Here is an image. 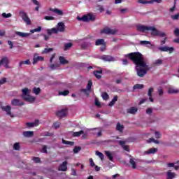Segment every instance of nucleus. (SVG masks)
Segmentation results:
<instances>
[{
	"label": "nucleus",
	"mask_w": 179,
	"mask_h": 179,
	"mask_svg": "<svg viewBox=\"0 0 179 179\" xmlns=\"http://www.w3.org/2000/svg\"><path fill=\"white\" fill-rule=\"evenodd\" d=\"M16 36H19V37H22V38H24L26 37H29V36L31 34L30 33H24V32H20V31H15Z\"/></svg>",
	"instance_id": "17"
},
{
	"label": "nucleus",
	"mask_w": 179,
	"mask_h": 179,
	"mask_svg": "<svg viewBox=\"0 0 179 179\" xmlns=\"http://www.w3.org/2000/svg\"><path fill=\"white\" fill-rule=\"evenodd\" d=\"M138 31L145 33V31H151V36H158L159 37H166V33L159 31L155 27L137 25Z\"/></svg>",
	"instance_id": "2"
},
{
	"label": "nucleus",
	"mask_w": 179,
	"mask_h": 179,
	"mask_svg": "<svg viewBox=\"0 0 179 179\" xmlns=\"http://www.w3.org/2000/svg\"><path fill=\"white\" fill-rule=\"evenodd\" d=\"M64 31H65V24L62 22H59L56 27L47 29V33L49 36L58 34V33H64Z\"/></svg>",
	"instance_id": "3"
},
{
	"label": "nucleus",
	"mask_w": 179,
	"mask_h": 179,
	"mask_svg": "<svg viewBox=\"0 0 179 179\" xmlns=\"http://www.w3.org/2000/svg\"><path fill=\"white\" fill-rule=\"evenodd\" d=\"M101 33H104L105 34H116L117 29L106 27L101 30Z\"/></svg>",
	"instance_id": "8"
},
{
	"label": "nucleus",
	"mask_w": 179,
	"mask_h": 179,
	"mask_svg": "<svg viewBox=\"0 0 179 179\" xmlns=\"http://www.w3.org/2000/svg\"><path fill=\"white\" fill-rule=\"evenodd\" d=\"M93 85V83H92V80H89L87 85V89H83V92L85 93L87 96H89V94L90 93V90L92 89V86Z\"/></svg>",
	"instance_id": "10"
},
{
	"label": "nucleus",
	"mask_w": 179,
	"mask_h": 179,
	"mask_svg": "<svg viewBox=\"0 0 179 179\" xmlns=\"http://www.w3.org/2000/svg\"><path fill=\"white\" fill-rule=\"evenodd\" d=\"M166 177L167 179L176 178V177H177V174H176L174 172H172L171 170H169L166 172Z\"/></svg>",
	"instance_id": "18"
},
{
	"label": "nucleus",
	"mask_w": 179,
	"mask_h": 179,
	"mask_svg": "<svg viewBox=\"0 0 179 179\" xmlns=\"http://www.w3.org/2000/svg\"><path fill=\"white\" fill-rule=\"evenodd\" d=\"M80 147H76L73 149V152L74 153H79V152L80 151Z\"/></svg>",
	"instance_id": "57"
},
{
	"label": "nucleus",
	"mask_w": 179,
	"mask_h": 179,
	"mask_svg": "<svg viewBox=\"0 0 179 179\" xmlns=\"http://www.w3.org/2000/svg\"><path fill=\"white\" fill-rule=\"evenodd\" d=\"M39 122L38 120H35L34 122L26 123L27 127L29 128H33V127H38Z\"/></svg>",
	"instance_id": "20"
},
{
	"label": "nucleus",
	"mask_w": 179,
	"mask_h": 179,
	"mask_svg": "<svg viewBox=\"0 0 179 179\" xmlns=\"http://www.w3.org/2000/svg\"><path fill=\"white\" fill-rule=\"evenodd\" d=\"M106 42L104 41L103 39H98L95 42V45H103Z\"/></svg>",
	"instance_id": "31"
},
{
	"label": "nucleus",
	"mask_w": 179,
	"mask_h": 179,
	"mask_svg": "<svg viewBox=\"0 0 179 179\" xmlns=\"http://www.w3.org/2000/svg\"><path fill=\"white\" fill-rule=\"evenodd\" d=\"M23 135L25 138H31L34 135V132L33 131H24Z\"/></svg>",
	"instance_id": "25"
},
{
	"label": "nucleus",
	"mask_w": 179,
	"mask_h": 179,
	"mask_svg": "<svg viewBox=\"0 0 179 179\" xmlns=\"http://www.w3.org/2000/svg\"><path fill=\"white\" fill-rule=\"evenodd\" d=\"M11 104L12 106H23L24 103L20 101V99H13L11 101Z\"/></svg>",
	"instance_id": "14"
},
{
	"label": "nucleus",
	"mask_w": 179,
	"mask_h": 179,
	"mask_svg": "<svg viewBox=\"0 0 179 179\" xmlns=\"http://www.w3.org/2000/svg\"><path fill=\"white\" fill-rule=\"evenodd\" d=\"M62 143H64V145H70L71 146L73 145V142L72 141H65V140H62Z\"/></svg>",
	"instance_id": "49"
},
{
	"label": "nucleus",
	"mask_w": 179,
	"mask_h": 179,
	"mask_svg": "<svg viewBox=\"0 0 179 179\" xmlns=\"http://www.w3.org/2000/svg\"><path fill=\"white\" fill-rule=\"evenodd\" d=\"M41 92V90L40 88H37V87H34L33 89V93H34V94H39L40 92Z\"/></svg>",
	"instance_id": "41"
},
{
	"label": "nucleus",
	"mask_w": 179,
	"mask_h": 179,
	"mask_svg": "<svg viewBox=\"0 0 179 179\" xmlns=\"http://www.w3.org/2000/svg\"><path fill=\"white\" fill-rule=\"evenodd\" d=\"M1 16L4 17V19H8V17H12V14L10 13H3L1 14Z\"/></svg>",
	"instance_id": "39"
},
{
	"label": "nucleus",
	"mask_w": 179,
	"mask_h": 179,
	"mask_svg": "<svg viewBox=\"0 0 179 179\" xmlns=\"http://www.w3.org/2000/svg\"><path fill=\"white\" fill-rule=\"evenodd\" d=\"M157 153V148H152L144 152V155H155Z\"/></svg>",
	"instance_id": "16"
},
{
	"label": "nucleus",
	"mask_w": 179,
	"mask_h": 179,
	"mask_svg": "<svg viewBox=\"0 0 179 179\" xmlns=\"http://www.w3.org/2000/svg\"><path fill=\"white\" fill-rule=\"evenodd\" d=\"M140 44H141V45H147V44H150V42L148 41H141Z\"/></svg>",
	"instance_id": "54"
},
{
	"label": "nucleus",
	"mask_w": 179,
	"mask_h": 179,
	"mask_svg": "<svg viewBox=\"0 0 179 179\" xmlns=\"http://www.w3.org/2000/svg\"><path fill=\"white\" fill-rule=\"evenodd\" d=\"M163 64V61L162 59H157L154 62V65H162Z\"/></svg>",
	"instance_id": "50"
},
{
	"label": "nucleus",
	"mask_w": 179,
	"mask_h": 179,
	"mask_svg": "<svg viewBox=\"0 0 179 179\" xmlns=\"http://www.w3.org/2000/svg\"><path fill=\"white\" fill-rule=\"evenodd\" d=\"M71 47H72L71 43H66L64 45V50L66 51V50H69V48H71Z\"/></svg>",
	"instance_id": "48"
},
{
	"label": "nucleus",
	"mask_w": 179,
	"mask_h": 179,
	"mask_svg": "<svg viewBox=\"0 0 179 179\" xmlns=\"http://www.w3.org/2000/svg\"><path fill=\"white\" fill-rule=\"evenodd\" d=\"M95 155L96 156H99L101 160H104V155H103V153H101V152L96 151Z\"/></svg>",
	"instance_id": "35"
},
{
	"label": "nucleus",
	"mask_w": 179,
	"mask_h": 179,
	"mask_svg": "<svg viewBox=\"0 0 179 179\" xmlns=\"http://www.w3.org/2000/svg\"><path fill=\"white\" fill-rule=\"evenodd\" d=\"M42 153H47V146L44 145L41 150Z\"/></svg>",
	"instance_id": "61"
},
{
	"label": "nucleus",
	"mask_w": 179,
	"mask_h": 179,
	"mask_svg": "<svg viewBox=\"0 0 179 179\" xmlns=\"http://www.w3.org/2000/svg\"><path fill=\"white\" fill-rule=\"evenodd\" d=\"M101 73H103L102 71H96L94 72V75L97 79H100L101 78Z\"/></svg>",
	"instance_id": "29"
},
{
	"label": "nucleus",
	"mask_w": 179,
	"mask_h": 179,
	"mask_svg": "<svg viewBox=\"0 0 179 179\" xmlns=\"http://www.w3.org/2000/svg\"><path fill=\"white\" fill-rule=\"evenodd\" d=\"M134 90H136V89H143V85L142 84H136L133 87Z\"/></svg>",
	"instance_id": "38"
},
{
	"label": "nucleus",
	"mask_w": 179,
	"mask_h": 179,
	"mask_svg": "<svg viewBox=\"0 0 179 179\" xmlns=\"http://www.w3.org/2000/svg\"><path fill=\"white\" fill-rule=\"evenodd\" d=\"M90 164L91 166V167H94L96 166V164H94V162H93V159H90Z\"/></svg>",
	"instance_id": "58"
},
{
	"label": "nucleus",
	"mask_w": 179,
	"mask_h": 179,
	"mask_svg": "<svg viewBox=\"0 0 179 179\" xmlns=\"http://www.w3.org/2000/svg\"><path fill=\"white\" fill-rule=\"evenodd\" d=\"M105 155L106 156H107L108 159H109L110 162H113V160L114 159V155L113 152L110 151H105Z\"/></svg>",
	"instance_id": "24"
},
{
	"label": "nucleus",
	"mask_w": 179,
	"mask_h": 179,
	"mask_svg": "<svg viewBox=\"0 0 179 179\" xmlns=\"http://www.w3.org/2000/svg\"><path fill=\"white\" fill-rule=\"evenodd\" d=\"M40 31H41V27H38V28L30 30V33H32V34L36 32H40Z\"/></svg>",
	"instance_id": "43"
},
{
	"label": "nucleus",
	"mask_w": 179,
	"mask_h": 179,
	"mask_svg": "<svg viewBox=\"0 0 179 179\" xmlns=\"http://www.w3.org/2000/svg\"><path fill=\"white\" fill-rule=\"evenodd\" d=\"M152 108H148L146 110V113L147 114H152Z\"/></svg>",
	"instance_id": "62"
},
{
	"label": "nucleus",
	"mask_w": 179,
	"mask_h": 179,
	"mask_svg": "<svg viewBox=\"0 0 179 179\" xmlns=\"http://www.w3.org/2000/svg\"><path fill=\"white\" fill-rule=\"evenodd\" d=\"M54 51L53 48H45L43 51V54H48V52H51Z\"/></svg>",
	"instance_id": "42"
},
{
	"label": "nucleus",
	"mask_w": 179,
	"mask_h": 179,
	"mask_svg": "<svg viewBox=\"0 0 179 179\" xmlns=\"http://www.w3.org/2000/svg\"><path fill=\"white\" fill-rule=\"evenodd\" d=\"M168 93L169 94H178V93H179V90L173 87H170L168 89Z\"/></svg>",
	"instance_id": "19"
},
{
	"label": "nucleus",
	"mask_w": 179,
	"mask_h": 179,
	"mask_svg": "<svg viewBox=\"0 0 179 179\" xmlns=\"http://www.w3.org/2000/svg\"><path fill=\"white\" fill-rule=\"evenodd\" d=\"M4 66L6 69H10V67L9 66V59L6 57H3L0 60V66Z\"/></svg>",
	"instance_id": "7"
},
{
	"label": "nucleus",
	"mask_w": 179,
	"mask_h": 179,
	"mask_svg": "<svg viewBox=\"0 0 179 179\" xmlns=\"http://www.w3.org/2000/svg\"><path fill=\"white\" fill-rule=\"evenodd\" d=\"M152 142H153L154 143H156L157 145H159V142L155 139V138H150L148 141V143H152Z\"/></svg>",
	"instance_id": "44"
},
{
	"label": "nucleus",
	"mask_w": 179,
	"mask_h": 179,
	"mask_svg": "<svg viewBox=\"0 0 179 179\" xmlns=\"http://www.w3.org/2000/svg\"><path fill=\"white\" fill-rule=\"evenodd\" d=\"M116 129L117 131H119L120 132H122V131L124 130V125L117 123V126H116Z\"/></svg>",
	"instance_id": "33"
},
{
	"label": "nucleus",
	"mask_w": 179,
	"mask_h": 179,
	"mask_svg": "<svg viewBox=\"0 0 179 179\" xmlns=\"http://www.w3.org/2000/svg\"><path fill=\"white\" fill-rule=\"evenodd\" d=\"M32 160H34L35 163H40V158L38 157H34Z\"/></svg>",
	"instance_id": "60"
},
{
	"label": "nucleus",
	"mask_w": 179,
	"mask_h": 179,
	"mask_svg": "<svg viewBox=\"0 0 179 179\" xmlns=\"http://www.w3.org/2000/svg\"><path fill=\"white\" fill-rule=\"evenodd\" d=\"M22 99L25 100V101H29V103H34L36 101V98L33 96L29 95L31 90L24 88L22 90Z\"/></svg>",
	"instance_id": "4"
},
{
	"label": "nucleus",
	"mask_w": 179,
	"mask_h": 179,
	"mask_svg": "<svg viewBox=\"0 0 179 179\" xmlns=\"http://www.w3.org/2000/svg\"><path fill=\"white\" fill-rule=\"evenodd\" d=\"M173 34H175V36L176 37H178V36H179V29L178 28L175 29V30L173 31Z\"/></svg>",
	"instance_id": "55"
},
{
	"label": "nucleus",
	"mask_w": 179,
	"mask_h": 179,
	"mask_svg": "<svg viewBox=\"0 0 179 179\" xmlns=\"http://www.w3.org/2000/svg\"><path fill=\"white\" fill-rule=\"evenodd\" d=\"M67 164L68 162L64 161L62 164L59 165L58 168L59 171H66V170H68Z\"/></svg>",
	"instance_id": "13"
},
{
	"label": "nucleus",
	"mask_w": 179,
	"mask_h": 179,
	"mask_svg": "<svg viewBox=\"0 0 179 179\" xmlns=\"http://www.w3.org/2000/svg\"><path fill=\"white\" fill-rule=\"evenodd\" d=\"M14 150H19L20 149V144L19 143H15L13 145Z\"/></svg>",
	"instance_id": "45"
},
{
	"label": "nucleus",
	"mask_w": 179,
	"mask_h": 179,
	"mask_svg": "<svg viewBox=\"0 0 179 179\" xmlns=\"http://www.w3.org/2000/svg\"><path fill=\"white\" fill-rule=\"evenodd\" d=\"M60 125L61 124H59V122H55L53 124V128H56V129L59 128Z\"/></svg>",
	"instance_id": "59"
},
{
	"label": "nucleus",
	"mask_w": 179,
	"mask_h": 179,
	"mask_svg": "<svg viewBox=\"0 0 179 179\" xmlns=\"http://www.w3.org/2000/svg\"><path fill=\"white\" fill-rule=\"evenodd\" d=\"M158 50H159V51H162L164 52H167V51H169V52L170 54H171V52H173V51H174V48L169 47V46H164V47L158 48Z\"/></svg>",
	"instance_id": "9"
},
{
	"label": "nucleus",
	"mask_w": 179,
	"mask_h": 179,
	"mask_svg": "<svg viewBox=\"0 0 179 179\" xmlns=\"http://www.w3.org/2000/svg\"><path fill=\"white\" fill-rule=\"evenodd\" d=\"M38 61H44V57H41V56H37V55H35L34 57V62H33V64H37V62H38Z\"/></svg>",
	"instance_id": "22"
},
{
	"label": "nucleus",
	"mask_w": 179,
	"mask_h": 179,
	"mask_svg": "<svg viewBox=\"0 0 179 179\" xmlns=\"http://www.w3.org/2000/svg\"><path fill=\"white\" fill-rule=\"evenodd\" d=\"M124 150H126V152H129V147L128 145H123Z\"/></svg>",
	"instance_id": "63"
},
{
	"label": "nucleus",
	"mask_w": 179,
	"mask_h": 179,
	"mask_svg": "<svg viewBox=\"0 0 179 179\" xmlns=\"http://www.w3.org/2000/svg\"><path fill=\"white\" fill-rule=\"evenodd\" d=\"M106 50V43L102 45L101 47V51H105Z\"/></svg>",
	"instance_id": "64"
},
{
	"label": "nucleus",
	"mask_w": 179,
	"mask_h": 179,
	"mask_svg": "<svg viewBox=\"0 0 179 179\" xmlns=\"http://www.w3.org/2000/svg\"><path fill=\"white\" fill-rule=\"evenodd\" d=\"M120 176L118 173H116L115 175L112 176V179H121Z\"/></svg>",
	"instance_id": "56"
},
{
	"label": "nucleus",
	"mask_w": 179,
	"mask_h": 179,
	"mask_svg": "<svg viewBox=\"0 0 179 179\" xmlns=\"http://www.w3.org/2000/svg\"><path fill=\"white\" fill-rule=\"evenodd\" d=\"M69 94V90H64L59 92V96H68Z\"/></svg>",
	"instance_id": "36"
},
{
	"label": "nucleus",
	"mask_w": 179,
	"mask_h": 179,
	"mask_svg": "<svg viewBox=\"0 0 179 179\" xmlns=\"http://www.w3.org/2000/svg\"><path fill=\"white\" fill-rule=\"evenodd\" d=\"M31 62L29 59L25 61H21L19 64V66H23V65H31Z\"/></svg>",
	"instance_id": "27"
},
{
	"label": "nucleus",
	"mask_w": 179,
	"mask_h": 179,
	"mask_svg": "<svg viewBox=\"0 0 179 179\" xmlns=\"http://www.w3.org/2000/svg\"><path fill=\"white\" fill-rule=\"evenodd\" d=\"M44 19L45 20H55V17H54L52 16H45Z\"/></svg>",
	"instance_id": "51"
},
{
	"label": "nucleus",
	"mask_w": 179,
	"mask_h": 179,
	"mask_svg": "<svg viewBox=\"0 0 179 179\" xmlns=\"http://www.w3.org/2000/svg\"><path fill=\"white\" fill-rule=\"evenodd\" d=\"M127 56L131 61H133L134 64H135L138 76L143 78L145 75L148 73V71H149L150 68L146 64L142 54L139 52H134L127 55Z\"/></svg>",
	"instance_id": "1"
},
{
	"label": "nucleus",
	"mask_w": 179,
	"mask_h": 179,
	"mask_svg": "<svg viewBox=\"0 0 179 179\" xmlns=\"http://www.w3.org/2000/svg\"><path fill=\"white\" fill-rule=\"evenodd\" d=\"M171 19L173 20H178V19H179V13H178V14H176L175 15H171Z\"/></svg>",
	"instance_id": "53"
},
{
	"label": "nucleus",
	"mask_w": 179,
	"mask_h": 179,
	"mask_svg": "<svg viewBox=\"0 0 179 179\" xmlns=\"http://www.w3.org/2000/svg\"><path fill=\"white\" fill-rule=\"evenodd\" d=\"M20 16L22 17V20L27 24H31V21L30 20V18L29 17V15H27V13L24 12V10L20 11Z\"/></svg>",
	"instance_id": "6"
},
{
	"label": "nucleus",
	"mask_w": 179,
	"mask_h": 179,
	"mask_svg": "<svg viewBox=\"0 0 179 179\" xmlns=\"http://www.w3.org/2000/svg\"><path fill=\"white\" fill-rule=\"evenodd\" d=\"M66 114H68V110L66 109H62L61 110H59L57 113V117H59V118L66 117Z\"/></svg>",
	"instance_id": "12"
},
{
	"label": "nucleus",
	"mask_w": 179,
	"mask_h": 179,
	"mask_svg": "<svg viewBox=\"0 0 179 179\" xmlns=\"http://www.w3.org/2000/svg\"><path fill=\"white\" fill-rule=\"evenodd\" d=\"M129 163L131 164L133 169H136V162H135L134 159L130 158Z\"/></svg>",
	"instance_id": "37"
},
{
	"label": "nucleus",
	"mask_w": 179,
	"mask_h": 179,
	"mask_svg": "<svg viewBox=\"0 0 179 179\" xmlns=\"http://www.w3.org/2000/svg\"><path fill=\"white\" fill-rule=\"evenodd\" d=\"M50 10H51V12H53L54 13H56V15H58V16H62L64 15V11L58 8H50Z\"/></svg>",
	"instance_id": "21"
},
{
	"label": "nucleus",
	"mask_w": 179,
	"mask_h": 179,
	"mask_svg": "<svg viewBox=\"0 0 179 179\" xmlns=\"http://www.w3.org/2000/svg\"><path fill=\"white\" fill-rule=\"evenodd\" d=\"M93 85V83H92V80H89L87 85V89H83V92L85 93L87 96H89V94L90 93V90L92 89V86Z\"/></svg>",
	"instance_id": "11"
},
{
	"label": "nucleus",
	"mask_w": 179,
	"mask_h": 179,
	"mask_svg": "<svg viewBox=\"0 0 179 179\" xmlns=\"http://www.w3.org/2000/svg\"><path fill=\"white\" fill-rule=\"evenodd\" d=\"M101 59H103V61H108L110 62L114 61V57L110 55H103L101 57Z\"/></svg>",
	"instance_id": "23"
},
{
	"label": "nucleus",
	"mask_w": 179,
	"mask_h": 179,
	"mask_svg": "<svg viewBox=\"0 0 179 179\" xmlns=\"http://www.w3.org/2000/svg\"><path fill=\"white\" fill-rule=\"evenodd\" d=\"M78 20H81L83 22H90V20H95L96 17L93 15V14H87L86 15H83L82 17L78 16Z\"/></svg>",
	"instance_id": "5"
},
{
	"label": "nucleus",
	"mask_w": 179,
	"mask_h": 179,
	"mask_svg": "<svg viewBox=\"0 0 179 179\" xmlns=\"http://www.w3.org/2000/svg\"><path fill=\"white\" fill-rule=\"evenodd\" d=\"M138 3H142L143 5H146L148 3L150 4V1L146 0H138Z\"/></svg>",
	"instance_id": "46"
},
{
	"label": "nucleus",
	"mask_w": 179,
	"mask_h": 179,
	"mask_svg": "<svg viewBox=\"0 0 179 179\" xmlns=\"http://www.w3.org/2000/svg\"><path fill=\"white\" fill-rule=\"evenodd\" d=\"M59 59L60 61V64H62V65H65L66 64H68V60L65 59V57H59Z\"/></svg>",
	"instance_id": "32"
},
{
	"label": "nucleus",
	"mask_w": 179,
	"mask_h": 179,
	"mask_svg": "<svg viewBox=\"0 0 179 179\" xmlns=\"http://www.w3.org/2000/svg\"><path fill=\"white\" fill-rule=\"evenodd\" d=\"M152 93H153V88L151 87L148 90V96H149V100L150 101H151L152 103H153V98H152Z\"/></svg>",
	"instance_id": "30"
},
{
	"label": "nucleus",
	"mask_w": 179,
	"mask_h": 179,
	"mask_svg": "<svg viewBox=\"0 0 179 179\" xmlns=\"http://www.w3.org/2000/svg\"><path fill=\"white\" fill-rule=\"evenodd\" d=\"M162 0H150V5H152L155 3H162Z\"/></svg>",
	"instance_id": "47"
},
{
	"label": "nucleus",
	"mask_w": 179,
	"mask_h": 179,
	"mask_svg": "<svg viewBox=\"0 0 179 179\" xmlns=\"http://www.w3.org/2000/svg\"><path fill=\"white\" fill-rule=\"evenodd\" d=\"M11 107L10 106H3L2 107V110H3V111H6L8 115H10V117H11V118H13V114H12V113H10V110H11Z\"/></svg>",
	"instance_id": "15"
},
{
	"label": "nucleus",
	"mask_w": 179,
	"mask_h": 179,
	"mask_svg": "<svg viewBox=\"0 0 179 179\" xmlns=\"http://www.w3.org/2000/svg\"><path fill=\"white\" fill-rule=\"evenodd\" d=\"M83 134H85V132L83 130L80 131H76L73 134V136L79 137L80 135H83Z\"/></svg>",
	"instance_id": "34"
},
{
	"label": "nucleus",
	"mask_w": 179,
	"mask_h": 179,
	"mask_svg": "<svg viewBox=\"0 0 179 179\" xmlns=\"http://www.w3.org/2000/svg\"><path fill=\"white\" fill-rule=\"evenodd\" d=\"M101 96H102L103 100H108L109 99V96L107 92H103Z\"/></svg>",
	"instance_id": "40"
},
{
	"label": "nucleus",
	"mask_w": 179,
	"mask_h": 179,
	"mask_svg": "<svg viewBox=\"0 0 179 179\" xmlns=\"http://www.w3.org/2000/svg\"><path fill=\"white\" fill-rule=\"evenodd\" d=\"M155 135L157 139H159V138H162V134H160V132L159 131H155Z\"/></svg>",
	"instance_id": "52"
},
{
	"label": "nucleus",
	"mask_w": 179,
	"mask_h": 179,
	"mask_svg": "<svg viewBox=\"0 0 179 179\" xmlns=\"http://www.w3.org/2000/svg\"><path fill=\"white\" fill-rule=\"evenodd\" d=\"M138 112V108L135 107H131L127 110V113L129 114H135Z\"/></svg>",
	"instance_id": "26"
},
{
	"label": "nucleus",
	"mask_w": 179,
	"mask_h": 179,
	"mask_svg": "<svg viewBox=\"0 0 179 179\" xmlns=\"http://www.w3.org/2000/svg\"><path fill=\"white\" fill-rule=\"evenodd\" d=\"M118 100V96H115L113 97V99H112V101L109 103L108 106L110 107H113V106H114L115 104V102Z\"/></svg>",
	"instance_id": "28"
}]
</instances>
